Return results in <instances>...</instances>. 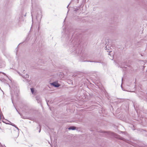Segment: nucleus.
I'll return each mask as SVG.
<instances>
[{"label":"nucleus","mask_w":147,"mask_h":147,"mask_svg":"<svg viewBox=\"0 0 147 147\" xmlns=\"http://www.w3.org/2000/svg\"><path fill=\"white\" fill-rule=\"evenodd\" d=\"M100 132L102 133L104 135H103V136H106L107 134L109 135L112 136L114 137L117 138H119L120 139L122 140V138H119L120 136L119 135L115 133H114L112 132H106V131H100Z\"/></svg>","instance_id":"nucleus-1"},{"label":"nucleus","mask_w":147,"mask_h":147,"mask_svg":"<svg viewBox=\"0 0 147 147\" xmlns=\"http://www.w3.org/2000/svg\"><path fill=\"white\" fill-rule=\"evenodd\" d=\"M87 58V55L86 54H82L81 55V59H80V61H83V59H86ZM87 61V62H92V61Z\"/></svg>","instance_id":"nucleus-2"},{"label":"nucleus","mask_w":147,"mask_h":147,"mask_svg":"<svg viewBox=\"0 0 147 147\" xmlns=\"http://www.w3.org/2000/svg\"><path fill=\"white\" fill-rule=\"evenodd\" d=\"M80 52V51L79 49H77L76 50H75L74 51L72 52L73 54L77 55H78L79 54Z\"/></svg>","instance_id":"nucleus-3"},{"label":"nucleus","mask_w":147,"mask_h":147,"mask_svg":"<svg viewBox=\"0 0 147 147\" xmlns=\"http://www.w3.org/2000/svg\"><path fill=\"white\" fill-rule=\"evenodd\" d=\"M51 84L53 86H54L55 87H59L60 86L59 84L55 82H53L51 83Z\"/></svg>","instance_id":"nucleus-4"},{"label":"nucleus","mask_w":147,"mask_h":147,"mask_svg":"<svg viewBox=\"0 0 147 147\" xmlns=\"http://www.w3.org/2000/svg\"><path fill=\"white\" fill-rule=\"evenodd\" d=\"M42 15H38L36 17V19L38 21L39 20V21H40L42 18Z\"/></svg>","instance_id":"nucleus-5"},{"label":"nucleus","mask_w":147,"mask_h":147,"mask_svg":"<svg viewBox=\"0 0 147 147\" xmlns=\"http://www.w3.org/2000/svg\"><path fill=\"white\" fill-rule=\"evenodd\" d=\"M36 99L37 100V102L39 103H41V98L39 96H37L36 97Z\"/></svg>","instance_id":"nucleus-6"},{"label":"nucleus","mask_w":147,"mask_h":147,"mask_svg":"<svg viewBox=\"0 0 147 147\" xmlns=\"http://www.w3.org/2000/svg\"><path fill=\"white\" fill-rule=\"evenodd\" d=\"M105 49L106 50H107V52H108L110 53L111 52V49H110V48H109L108 45L106 46L105 47Z\"/></svg>","instance_id":"nucleus-7"},{"label":"nucleus","mask_w":147,"mask_h":147,"mask_svg":"<svg viewBox=\"0 0 147 147\" xmlns=\"http://www.w3.org/2000/svg\"><path fill=\"white\" fill-rule=\"evenodd\" d=\"M76 129V127L74 126H71L68 128L69 129L72 130H75Z\"/></svg>","instance_id":"nucleus-8"},{"label":"nucleus","mask_w":147,"mask_h":147,"mask_svg":"<svg viewBox=\"0 0 147 147\" xmlns=\"http://www.w3.org/2000/svg\"><path fill=\"white\" fill-rule=\"evenodd\" d=\"M10 123H11V124H10V125H12V126L14 127H15L17 129H18V130H19V129L16 126V125L14 124L13 123H11L10 122Z\"/></svg>","instance_id":"nucleus-9"},{"label":"nucleus","mask_w":147,"mask_h":147,"mask_svg":"<svg viewBox=\"0 0 147 147\" xmlns=\"http://www.w3.org/2000/svg\"><path fill=\"white\" fill-rule=\"evenodd\" d=\"M22 77H23L24 78H28L29 77V75H28V74H26L25 75H23L22 76Z\"/></svg>","instance_id":"nucleus-10"},{"label":"nucleus","mask_w":147,"mask_h":147,"mask_svg":"<svg viewBox=\"0 0 147 147\" xmlns=\"http://www.w3.org/2000/svg\"><path fill=\"white\" fill-rule=\"evenodd\" d=\"M30 90H31V92H32V94H34V88H30Z\"/></svg>","instance_id":"nucleus-11"},{"label":"nucleus","mask_w":147,"mask_h":147,"mask_svg":"<svg viewBox=\"0 0 147 147\" xmlns=\"http://www.w3.org/2000/svg\"><path fill=\"white\" fill-rule=\"evenodd\" d=\"M31 16H32V20H33V14H32L33 11H31Z\"/></svg>","instance_id":"nucleus-12"},{"label":"nucleus","mask_w":147,"mask_h":147,"mask_svg":"<svg viewBox=\"0 0 147 147\" xmlns=\"http://www.w3.org/2000/svg\"><path fill=\"white\" fill-rule=\"evenodd\" d=\"M49 102V101H47V105H48V106H49V105H48V103Z\"/></svg>","instance_id":"nucleus-13"},{"label":"nucleus","mask_w":147,"mask_h":147,"mask_svg":"<svg viewBox=\"0 0 147 147\" xmlns=\"http://www.w3.org/2000/svg\"><path fill=\"white\" fill-rule=\"evenodd\" d=\"M39 128H40V129H39V133H40V130H41L40 127V126L39 127Z\"/></svg>","instance_id":"nucleus-14"},{"label":"nucleus","mask_w":147,"mask_h":147,"mask_svg":"<svg viewBox=\"0 0 147 147\" xmlns=\"http://www.w3.org/2000/svg\"><path fill=\"white\" fill-rule=\"evenodd\" d=\"M1 147H6L5 145H4L3 146H2H2H1Z\"/></svg>","instance_id":"nucleus-15"},{"label":"nucleus","mask_w":147,"mask_h":147,"mask_svg":"<svg viewBox=\"0 0 147 147\" xmlns=\"http://www.w3.org/2000/svg\"><path fill=\"white\" fill-rule=\"evenodd\" d=\"M1 146H2V145L1 144V143L0 142V147H1Z\"/></svg>","instance_id":"nucleus-16"},{"label":"nucleus","mask_w":147,"mask_h":147,"mask_svg":"<svg viewBox=\"0 0 147 147\" xmlns=\"http://www.w3.org/2000/svg\"><path fill=\"white\" fill-rule=\"evenodd\" d=\"M2 74H5V73H3H3H2Z\"/></svg>","instance_id":"nucleus-17"},{"label":"nucleus","mask_w":147,"mask_h":147,"mask_svg":"<svg viewBox=\"0 0 147 147\" xmlns=\"http://www.w3.org/2000/svg\"><path fill=\"white\" fill-rule=\"evenodd\" d=\"M52 101H51L50 102V103H52Z\"/></svg>","instance_id":"nucleus-18"},{"label":"nucleus","mask_w":147,"mask_h":147,"mask_svg":"<svg viewBox=\"0 0 147 147\" xmlns=\"http://www.w3.org/2000/svg\"><path fill=\"white\" fill-rule=\"evenodd\" d=\"M69 5H68L67 7L68 8V7Z\"/></svg>","instance_id":"nucleus-19"}]
</instances>
